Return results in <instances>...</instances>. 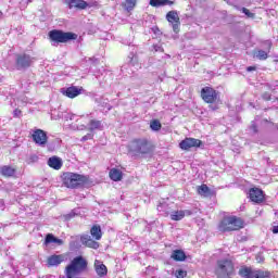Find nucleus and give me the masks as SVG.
I'll use <instances>...</instances> for the list:
<instances>
[{
    "instance_id": "obj_1",
    "label": "nucleus",
    "mask_w": 278,
    "mask_h": 278,
    "mask_svg": "<svg viewBox=\"0 0 278 278\" xmlns=\"http://www.w3.org/2000/svg\"><path fill=\"white\" fill-rule=\"evenodd\" d=\"M88 268V261L84 256H76L72 260L71 264L65 267L66 278H78L81 273H86Z\"/></svg>"
},
{
    "instance_id": "obj_2",
    "label": "nucleus",
    "mask_w": 278,
    "mask_h": 278,
    "mask_svg": "<svg viewBox=\"0 0 278 278\" xmlns=\"http://www.w3.org/2000/svg\"><path fill=\"white\" fill-rule=\"evenodd\" d=\"M128 151L134 155H149L153 153V144L147 138L134 139L128 144Z\"/></svg>"
},
{
    "instance_id": "obj_3",
    "label": "nucleus",
    "mask_w": 278,
    "mask_h": 278,
    "mask_svg": "<svg viewBox=\"0 0 278 278\" xmlns=\"http://www.w3.org/2000/svg\"><path fill=\"white\" fill-rule=\"evenodd\" d=\"M48 38L52 47H58V45H64L71 42V40H77V34L71 31H64L60 29H52L48 33Z\"/></svg>"
},
{
    "instance_id": "obj_4",
    "label": "nucleus",
    "mask_w": 278,
    "mask_h": 278,
    "mask_svg": "<svg viewBox=\"0 0 278 278\" xmlns=\"http://www.w3.org/2000/svg\"><path fill=\"white\" fill-rule=\"evenodd\" d=\"M201 98L205 103H210V109L213 111L218 110L220 103V93L212 87H203L201 89Z\"/></svg>"
},
{
    "instance_id": "obj_5",
    "label": "nucleus",
    "mask_w": 278,
    "mask_h": 278,
    "mask_svg": "<svg viewBox=\"0 0 278 278\" xmlns=\"http://www.w3.org/2000/svg\"><path fill=\"white\" fill-rule=\"evenodd\" d=\"M62 178L66 188H78V186H86V184H88V176L71 172L64 173Z\"/></svg>"
},
{
    "instance_id": "obj_6",
    "label": "nucleus",
    "mask_w": 278,
    "mask_h": 278,
    "mask_svg": "<svg viewBox=\"0 0 278 278\" xmlns=\"http://www.w3.org/2000/svg\"><path fill=\"white\" fill-rule=\"evenodd\" d=\"M244 227V220L240 217L229 216L219 223V231H238Z\"/></svg>"
},
{
    "instance_id": "obj_7",
    "label": "nucleus",
    "mask_w": 278,
    "mask_h": 278,
    "mask_svg": "<svg viewBox=\"0 0 278 278\" xmlns=\"http://www.w3.org/2000/svg\"><path fill=\"white\" fill-rule=\"evenodd\" d=\"M216 275L217 278L231 277L233 275V262L227 258L217 261Z\"/></svg>"
},
{
    "instance_id": "obj_8",
    "label": "nucleus",
    "mask_w": 278,
    "mask_h": 278,
    "mask_svg": "<svg viewBox=\"0 0 278 278\" xmlns=\"http://www.w3.org/2000/svg\"><path fill=\"white\" fill-rule=\"evenodd\" d=\"M34 62H36V58L27 54L21 53L15 55V70L16 71H27L30 66H34Z\"/></svg>"
},
{
    "instance_id": "obj_9",
    "label": "nucleus",
    "mask_w": 278,
    "mask_h": 278,
    "mask_svg": "<svg viewBox=\"0 0 278 278\" xmlns=\"http://www.w3.org/2000/svg\"><path fill=\"white\" fill-rule=\"evenodd\" d=\"M239 275L242 278H273V274L268 270L252 269L250 267L241 268Z\"/></svg>"
},
{
    "instance_id": "obj_10",
    "label": "nucleus",
    "mask_w": 278,
    "mask_h": 278,
    "mask_svg": "<svg viewBox=\"0 0 278 278\" xmlns=\"http://www.w3.org/2000/svg\"><path fill=\"white\" fill-rule=\"evenodd\" d=\"M203 147V141L194 138H186L179 143V148L182 151H190V149H199Z\"/></svg>"
},
{
    "instance_id": "obj_11",
    "label": "nucleus",
    "mask_w": 278,
    "mask_h": 278,
    "mask_svg": "<svg viewBox=\"0 0 278 278\" xmlns=\"http://www.w3.org/2000/svg\"><path fill=\"white\" fill-rule=\"evenodd\" d=\"M166 21H168V23H170V25L173 26V31H175V34H179V26L181 25V22L179 20V14L177 13V11H169L166 14Z\"/></svg>"
},
{
    "instance_id": "obj_12",
    "label": "nucleus",
    "mask_w": 278,
    "mask_h": 278,
    "mask_svg": "<svg viewBox=\"0 0 278 278\" xmlns=\"http://www.w3.org/2000/svg\"><path fill=\"white\" fill-rule=\"evenodd\" d=\"M33 140L39 147H45L47 144V141L49 140V137H47V132L45 130L36 129L33 132Z\"/></svg>"
},
{
    "instance_id": "obj_13",
    "label": "nucleus",
    "mask_w": 278,
    "mask_h": 278,
    "mask_svg": "<svg viewBox=\"0 0 278 278\" xmlns=\"http://www.w3.org/2000/svg\"><path fill=\"white\" fill-rule=\"evenodd\" d=\"M65 256L64 254H53L48 256L47 258V266L49 268H53L54 266H60V264H62V262H64Z\"/></svg>"
},
{
    "instance_id": "obj_14",
    "label": "nucleus",
    "mask_w": 278,
    "mask_h": 278,
    "mask_svg": "<svg viewBox=\"0 0 278 278\" xmlns=\"http://www.w3.org/2000/svg\"><path fill=\"white\" fill-rule=\"evenodd\" d=\"M250 199L253 203H262L264 202V191L260 188H252L250 189Z\"/></svg>"
},
{
    "instance_id": "obj_15",
    "label": "nucleus",
    "mask_w": 278,
    "mask_h": 278,
    "mask_svg": "<svg viewBox=\"0 0 278 278\" xmlns=\"http://www.w3.org/2000/svg\"><path fill=\"white\" fill-rule=\"evenodd\" d=\"M84 88L81 87L72 86L66 89H62V94L68 97V99H75V97H79V94H81Z\"/></svg>"
},
{
    "instance_id": "obj_16",
    "label": "nucleus",
    "mask_w": 278,
    "mask_h": 278,
    "mask_svg": "<svg viewBox=\"0 0 278 278\" xmlns=\"http://www.w3.org/2000/svg\"><path fill=\"white\" fill-rule=\"evenodd\" d=\"M80 242L84 247H88V249H99V242L94 241L90 235L80 236Z\"/></svg>"
},
{
    "instance_id": "obj_17",
    "label": "nucleus",
    "mask_w": 278,
    "mask_h": 278,
    "mask_svg": "<svg viewBox=\"0 0 278 278\" xmlns=\"http://www.w3.org/2000/svg\"><path fill=\"white\" fill-rule=\"evenodd\" d=\"M47 164L50 166V168H53V170H60V168H62L64 165V162L60 156L54 155L48 159Z\"/></svg>"
},
{
    "instance_id": "obj_18",
    "label": "nucleus",
    "mask_w": 278,
    "mask_h": 278,
    "mask_svg": "<svg viewBox=\"0 0 278 278\" xmlns=\"http://www.w3.org/2000/svg\"><path fill=\"white\" fill-rule=\"evenodd\" d=\"M265 45L267 46V51L257 50L254 53V56L257 58V60H268V53H270V48L273 47V43L270 41H266Z\"/></svg>"
},
{
    "instance_id": "obj_19",
    "label": "nucleus",
    "mask_w": 278,
    "mask_h": 278,
    "mask_svg": "<svg viewBox=\"0 0 278 278\" xmlns=\"http://www.w3.org/2000/svg\"><path fill=\"white\" fill-rule=\"evenodd\" d=\"M94 268L99 277H105L108 275V267L101 261L94 262Z\"/></svg>"
},
{
    "instance_id": "obj_20",
    "label": "nucleus",
    "mask_w": 278,
    "mask_h": 278,
    "mask_svg": "<svg viewBox=\"0 0 278 278\" xmlns=\"http://www.w3.org/2000/svg\"><path fill=\"white\" fill-rule=\"evenodd\" d=\"M0 175H2V177H14L16 169L10 165H3L0 167Z\"/></svg>"
},
{
    "instance_id": "obj_21",
    "label": "nucleus",
    "mask_w": 278,
    "mask_h": 278,
    "mask_svg": "<svg viewBox=\"0 0 278 278\" xmlns=\"http://www.w3.org/2000/svg\"><path fill=\"white\" fill-rule=\"evenodd\" d=\"M45 244H58L59 247H62V244H64V241L62 239L56 238L52 233H48L45 239Z\"/></svg>"
},
{
    "instance_id": "obj_22",
    "label": "nucleus",
    "mask_w": 278,
    "mask_h": 278,
    "mask_svg": "<svg viewBox=\"0 0 278 278\" xmlns=\"http://www.w3.org/2000/svg\"><path fill=\"white\" fill-rule=\"evenodd\" d=\"M149 3L152 8H162L164 5H175V2L172 0H150Z\"/></svg>"
},
{
    "instance_id": "obj_23",
    "label": "nucleus",
    "mask_w": 278,
    "mask_h": 278,
    "mask_svg": "<svg viewBox=\"0 0 278 278\" xmlns=\"http://www.w3.org/2000/svg\"><path fill=\"white\" fill-rule=\"evenodd\" d=\"M170 257L175 262H186V252L184 250H174Z\"/></svg>"
},
{
    "instance_id": "obj_24",
    "label": "nucleus",
    "mask_w": 278,
    "mask_h": 278,
    "mask_svg": "<svg viewBox=\"0 0 278 278\" xmlns=\"http://www.w3.org/2000/svg\"><path fill=\"white\" fill-rule=\"evenodd\" d=\"M70 8H77L78 10H86L88 8V2L84 0H70Z\"/></svg>"
},
{
    "instance_id": "obj_25",
    "label": "nucleus",
    "mask_w": 278,
    "mask_h": 278,
    "mask_svg": "<svg viewBox=\"0 0 278 278\" xmlns=\"http://www.w3.org/2000/svg\"><path fill=\"white\" fill-rule=\"evenodd\" d=\"M90 235L92 236L93 240H101V238H103V232L101 231V226L93 225L90 229Z\"/></svg>"
},
{
    "instance_id": "obj_26",
    "label": "nucleus",
    "mask_w": 278,
    "mask_h": 278,
    "mask_svg": "<svg viewBox=\"0 0 278 278\" xmlns=\"http://www.w3.org/2000/svg\"><path fill=\"white\" fill-rule=\"evenodd\" d=\"M109 175L112 181H121L123 179V172L121 169L112 168Z\"/></svg>"
},
{
    "instance_id": "obj_27",
    "label": "nucleus",
    "mask_w": 278,
    "mask_h": 278,
    "mask_svg": "<svg viewBox=\"0 0 278 278\" xmlns=\"http://www.w3.org/2000/svg\"><path fill=\"white\" fill-rule=\"evenodd\" d=\"M94 129H103V124L101 121L91 119L89 122V131H94Z\"/></svg>"
},
{
    "instance_id": "obj_28",
    "label": "nucleus",
    "mask_w": 278,
    "mask_h": 278,
    "mask_svg": "<svg viewBox=\"0 0 278 278\" xmlns=\"http://www.w3.org/2000/svg\"><path fill=\"white\" fill-rule=\"evenodd\" d=\"M137 0H125V2L122 4L124 10L126 12H131L136 8Z\"/></svg>"
},
{
    "instance_id": "obj_29",
    "label": "nucleus",
    "mask_w": 278,
    "mask_h": 278,
    "mask_svg": "<svg viewBox=\"0 0 278 278\" xmlns=\"http://www.w3.org/2000/svg\"><path fill=\"white\" fill-rule=\"evenodd\" d=\"M186 212L185 211H174L170 213V218L173 220H182L185 218Z\"/></svg>"
},
{
    "instance_id": "obj_30",
    "label": "nucleus",
    "mask_w": 278,
    "mask_h": 278,
    "mask_svg": "<svg viewBox=\"0 0 278 278\" xmlns=\"http://www.w3.org/2000/svg\"><path fill=\"white\" fill-rule=\"evenodd\" d=\"M81 244L79 243V237H72V240L70 241V249L72 251H75L76 249H79Z\"/></svg>"
},
{
    "instance_id": "obj_31",
    "label": "nucleus",
    "mask_w": 278,
    "mask_h": 278,
    "mask_svg": "<svg viewBox=\"0 0 278 278\" xmlns=\"http://www.w3.org/2000/svg\"><path fill=\"white\" fill-rule=\"evenodd\" d=\"M150 129H152V131H160V129H162V123H160V119H153L150 122Z\"/></svg>"
},
{
    "instance_id": "obj_32",
    "label": "nucleus",
    "mask_w": 278,
    "mask_h": 278,
    "mask_svg": "<svg viewBox=\"0 0 278 278\" xmlns=\"http://www.w3.org/2000/svg\"><path fill=\"white\" fill-rule=\"evenodd\" d=\"M198 193H200L202 197H207L210 194V187H207V185L199 186Z\"/></svg>"
},
{
    "instance_id": "obj_33",
    "label": "nucleus",
    "mask_w": 278,
    "mask_h": 278,
    "mask_svg": "<svg viewBox=\"0 0 278 278\" xmlns=\"http://www.w3.org/2000/svg\"><path fill=\"white\" fill-rule=\"evenodd\" d=\"M241 12L248 16V18H255V13H251L249 9L247 8H241Z\"/></svg>"
},
{
    "instance_id": "obj_34",
    "label": "nucleus",
    "mask_w": 278,
    "mask_h": 278,
    "mask_svg": "<svg viewBox=\"0 0 278 278\" xmlns=\"http://www.w3.org/2000/svg\"><path fill=\"white\" fill-rule=\"evenodd\" d=\"M188 275V271L184 269H178L175 271V277L176 278H185Z\"/></svg>"
},
{
    "instance_id": "obj_35",
    "label": "nucleus",
    "mask_w": 278,
    "mask_h": 278,
    "mask_svg": "<svg viewBox=\"0 0 278 278\" xmlns=\"http://www.w3.org/2000/svg\"><path fill=\"white\" fill-rule=\"evenodd\" d=\"M38 160H39V157L37 154H30L28 156L27 162H28V164H36V162H38Z\"/></svg>"
},
{
    "instance_id": "obj_36",
    "label": "nucleus",
    "mask_w": 278,
    "mask_h": 278,
    "mask_svg": "<svg viewBox=\"0 0 278 278\" xmlns=\"http://www.w3.org/2000/svg\"><path fill=\"white\" fill-rule=\"evenodd\" d=\"M153 48H154V51H161V53H164V48H162V46H160V45H154L153 46Z\"/></svg>"
},
{
    "instance_id": "obj_37",
    "label": "nucleus",
    "mask_w": 278,
    "mask_h": 278,
    "mask_svg": "<svg viewBox=\"0 0 278 278\" xmlns=\"http://www.w3.org/2000/svg\"><path fill=\"white\" fill-rule=\"evenodd\" d=\"M21 114H22V112H21V110H18V109H15V110L13 111V116H14L15 118L21 117Z\"/></svg>"
},
{
    "instance_id": "obj_38",
    "label": "nucleus",
    "mask_w": 278,
    "mask_h": 278,
    "mask_svg": "<svg viewBox=\"0 0 278 278\" xmlns=\"http://www.w3.org/2000/svg\"><path fill=\"white\" fill-rule=\"evenodd\" d=\"M250 129H252L254 134H257V125L255 124V122H252Z\"/></svg>"
},
{
    "instance_id": "obj_39",
    "label": "nucleus",
    "mask_w": 278,
    "mask_h": 278,
    "mask_svg": "<svg viewBox=\"0 0 278 278\" xmlns=\"http://www.w3.org/2000/svg\"><path fill=\"white\" fill-rule=\"evenodd\" d=\"M86 140H92V134H87L86 136H84V137L81 138V141H83V142H86Z\"/></svg>"
},
{
    "instance_id": "obj_40",
    "label": "nucleus",
    "mask_w": 278,
    "mask_h": 278,
    "mask_svg": "<svg viewBox=\"0 0 278 278\" xmlns=\"http://www.w3.org/2000/svg\"><path fill=\"white\" fill-rule=\"evenodd\" d=\"M262 99H264V101H270V94L268 92H264L262 94Z\"/></svg>"
},
{
    "instance_id": "obj_41",
    "label": "nucleus",
    "mask_w": 278,
    "mask_h": 278,
    "mask_svg": "<svg viewBox=\"0 0 278 278\" xmlns=\"http://www.w3.org/2000/svg\"><path fill=\"white\" fill-rule=\"evenodd\" d=\"M247 71H248V73H251L253 71H256V67L255 66H249V67H247Z\"/></svg>"
},
{
    "instance_id": "obj_42",
    "label": "nucleus",
    "mask_w": 278,
    "mask_h": 278,
    "mask_svg": "<svg viewBox=\"0 0 278 278\" xmlns=\"http://www.w3.org/2000/svg\"><path fill=\"white\" fill-rule=\"evenodd\" d=\"M66 218H67V219L75 218V213L72 212V213L67 214V215H66Z\"/></svg>"
},
{
    "instance_id": "obj_43",
    "label": "nucleus",
    "mask_w": 278,
    "mask_h": 278,
    "mask_svg": "<svg viewBox=\"0 0 278 278\" xmlns=\"http://www.w3.org/2000/svg\"><path fill=\"white\" fill-rule=\"evenodd\" d=\"M271 231H273V233H278V226H274Z\"/></svg>"
},
{
    "instance_id": "obj_44",
    "label": "nucleus",
    "mask_w": 278,
    "mask_h": 278,
    "mask_svg": "<svg viewBox=\"0 0 278 278\" xmlns=\"http://www.w3.org/2000/svg\"><path fill=\"white\" fill-rule=\"evenodd\" d=\"M0 205H3V200H0Z\"/></svg>"
}]
</instances>
